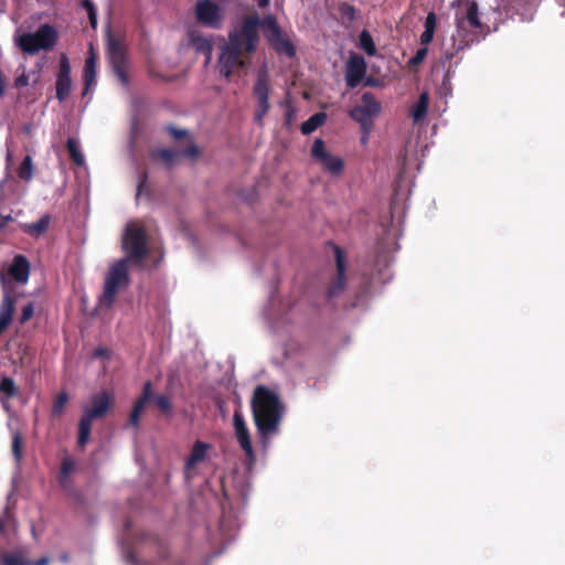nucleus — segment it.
<instances>
[{
	"mask_svg": "<svg viewBox=\"0 0 565 565\" xmlns=\"http://www.w3.org/2000/svg\"><path fill=\"white\" fill-rule=\"evenodd\" d=\"M260 18L247 14L241 24L233 26L227 40L218 45L217 68L220 75L230 81L233 75L246 73L259 43Z\"/></svg>",
	"mask_w": 565,
	"mask_h": 565,
	"instance_id": "nucleus-1",
	"label": "nucleus"
},
{
	"mask_svg": "<svg viewBox=\"0 0 565 565\" xmlns=\"http://www.w3.org/2000/svg\"><path fill=\"white\" fill-rule=\"evenodd\" d=\"M31 265L24 255L13 257L7 275L0 273L2 300L0 303V335L12 322L19 292L15 284L25 285L30 277Z\"/></svg>",
	"mask_w": 565,
	"mask_h": 565,
	"instance_id": "nucleus-2",
	"label": "nucleus"
},
{
	"mask_svg": "<svg viewBox=\"0 0 565 565\" xmlns=\"http://www.w3.org/2000/svg\"><path fill=\"white\" fill-rule=\"evenodd\" d=\"M252 412L262 439L265 440L279 431L284 405L277 393L264 385H258L253 394Z\"/></svg>",
	"mask_w": 565,
	"mask_h": 565,
	"instance_id": "nucleus-3",
	"label": "nucleus"
},
{
	"mask_svg": "<svg viewBox=\"0 0 565 565\" xmlns=\"http://www.w3.org/2000/svg\"><path fill=\"white\" fill-rule=\"evenodd\" d=\"M489 31V26L480 20L477 2H469L466 13L456 15V33L450 38V45H445L443 58L451 61L472 43L484 39Z\"/></svg>",
	"mask_w": 565,
	"mask_h": 565,
	"instance_id": "nucleus-4",
	"label": "nucleus"
},
{
	"mask_svg": "<svg viewBox=\"0 0 565 565\" xmlns=\"http://www.w3.org/2000/svg\"><path fill=\"white\" fill-rule=\"evenodd\" d=\"M14 41L24 54L34 55L41 50L53 49L57 42V32L52 25L42 24L34 33H22Z\"/></svg>",
	"mask_w": 565,
	"mask_h": 565,
	"instance_id": "nucleus-5",
	"label": "nucleus"
},
{
	"mask_svg": "<svg viewBox=\"0 0 565 565\" xmlns=\"http://www.w3.org/2000/svg\"><path fill=\"white\" fill-rule=\"evenodd\" d=\"M122 249L126 252L127 262L141 265L148 256L147 233L142 224L130 222L122 236Z\"/></svg>",
	"mask_w": 565,
	"mask_h": 565,
	"instance_id": "nucleus-6",
	"label": "nucleus"
},
{
	"mask_svg": "<svg viewBox=\"0 0 565 565\" xmlns=\"http://www.w3.org/2000/svg\"><path fill=\"white\" fill-rule=\"evenodd\" d=\"M130 281L129 273H128V262L127 259H119L115 263L105 279L104 290L98 299V305L102 308H111L119 288L122 286H128Z\"/></svg>",
	"mask_w": 565,
	"mask_h": 565,
	"instance_id": "nucleus-7",
	"label": "nucleus"
},
{
	"mask_svg": "<svg viewBox=\"0 0 565 565\" xmlns=\"http://www.w3.org/2000/svg\"><path fill=\"white\" fill-rule=\"evenodd\" d=\"M260 26L263 28L266 40L277 54L286 55L288 57L295 56V45L288 38L282 34L281 29L274 15H266L263 20H260Z\"/></svg>",
	"mask_w": 565,
	"mask_h": 565,
	"instance_id": "nucleus-8",
	"label": "nucleus"
},
{
	"mask_svg": "<svg viewBox=\"0 0 565 565\" xmlns=\"http://www.w3.org/2000/svg\"><path fill=\"white\" fill-rule=\"evenodd\" d=\"M153 399L157 407L160 412H162L166 415H170L172 412V404L168 396L166 395H153L152 394V384L150 381H147L143 384L142 393L137 398V401L134 404L132 411L129 416V425L138 428L139 427V420L140 416L145 411L146 404Z\"/></svg>",
	"mask_w": 565,
	"mask_h": 565,
	"instance_id": "nucleus-9",
	"label": "nucleus"
},
{
	"mask_svg": "<svg viewBox=\"0 0 565 565\" xmlns=\"http://www.w3.org/2000/svg\"><path fill=\"white\" fill-rule=\"evenodd\" d=\"M382 111L381 103L375 98L371 92H365L361 97V104L355 105L349 111L351 119L356 121L360 127L373 129L374 119L380 116Z\"/></svg>",
	"mask_w": 565,
	"mask_h": 565,
	"instance_id": "nucleus-10",
	"label": "nucleus"
},
{
	"mask_svg": "<svg viewBox=\"0 0 565 565\" xmlns=\"http://www.w3.org/2000/svg\"><path fill=\"white\" fill-rule=\"evenodd\" d=\"M150 156L152 160L161 161L167 169H171L181 157L196 159L200 156V149L194 142H190L182 150L173 148L154 149L150 152Z\"/></svg>",
	"mask_w": 565,
	"mask_h": 565,
	"instance_id": "nucleus-11",
	"label": "nucleus"
},
{
	"mask_svg": "<svg viewBox=\"0 0 565 565\" xmlns=\"http://www.w3.org/2000/svg\"><path fill=\"white\" fill-rule=\"evenodd\" d=\"M254 96L257 99V107L254 114V120L258 124H263L265 115L268 113L269 105V79L266 72H260L257 76V81L253 87Z\"/></svg>",
	"mask_w": 565,
	"mask_h": 565,
	"instance_id": "nucleus-12",
	"label": "nucleus"
},
{
	"mask_svg": "<svg viewBox=\"0 0 565 565\" xmlns=\"http://www.w3.org/2000/svg\"><path fill=\"white\" fill-rule=\"evenodd\" d=\"M108 55L114 74L124 86H127L129 78L124 45L119 41L110 39L108 43Z\"/></svg>",
	"mask_w": 565,
	"mask_h": 565,
	"instance_id": "nucleus-13",
	"label": "nucleus"
},
{
	"mask_svg": "<svg viewBox=\"0 0 565 565\" xmlns=\"http://www.w3.org/2000/svg\"><path fill=\"white\" fill-rule=\"evenodd\" d=\"M195 19L206 28L218 30L222 28L224 15L217 2H196Z\"/></svg>",
	"mask_w": 565,
	"mask_h": 565,
	"instance_id": "nucleus-14",
	"label": "nucleus"
},
{
	"mask_svg": "<svg viewBox=\"0 0 565 565\" xmlns=\"http://www.w3.org/2000/svg\"><path fill=\"white\" fill-rule=\"evenodd\" d=\"M311 156L317 159L326 170L332 174H340L344 168V162L340 157L332 156L326 150L324 141L317 138L311 148Z\"/></svg>",
	"mask_w": 565,
	"mask_h": 565,
	"instance_id": "nucleus-15",
	"label": "nucleus"
},
{
	"mask_svg": "<svg viewBox=\"0 0 565 565\" xmlns=\"http://www.w3.org/2000/svg\"><path fill=\"white\" fill-rule=\"evenodd\" d=\"M55 89L56 98L60 103L66 100L72 90L71 64L68 57L65 54L60 56Z\"/></svg>",
	"mask_w": 565,
	"mask_h": 565,
	"instance_id": "nucleus-16",
	"label": "nucleus"
},
{
	"mask_svg": "<svg viewBox=\"0 0 565 565\" xmlns=\"http://www.w3.org/2000/svg\"><path fill=\"white\" fill-rule=\"evenodd\" d=\"M337 274L330 282L328 288V298L331 299L337 297L345 288V255L344 252L339 247L334 246Z\"/></svg>",
	"mask_w": 565,
	"mask_h": 565,
	"instance_id": "nucleus-17",
	"label": "nucleus"
},
{
	"mask_svg": "<svg viewBox=\"0 0 565 565\" xmlns=\"http://www.w3.org/2000/svg\"><path fill=\"white\" fill-rule=\"evenodd\" d=\"M366 73V62L363 56L352 54L345 66V83L348 87L355 88L362 82Z\"/></svg>",
	"mask_w": 565,
	"mask_h": 565,
	"instance_id": "nucleus-18",
	"label": "nucleus"
},
{
	"mask_svg": "<svg viewBox=\"0 0 565 565\" xmlns=\"http://www.w3.org/2000/svg\"><path fill=\"white\" fill-rule=\"evenodd\" d=\"M233 426L235 429L236 439L249 459L255 458V452L252 446L249 430L246 426L245 419L239 411H235L233 415Z\"/></svg>",
	"mask_w": 565,
	"mask_h": 565,
	"instance_id": "nucleus-19",
	"label": "nucleus"
},
{
	"mask_svg": "<svg viewBox=\"0 0 565 565\" xmlns=\"http://www.w3.org/2000/svg\"><path fill=\"white\" fill-rule=\"evenodd\" d=\"M92 406L84 408V414L90 419L104 417L111 404L110 397L106 392L95 394L90 399Z\"/></svg>",
	"mask_w": 565,
	"mask_h": 565,
	"instance_id": "nucleus-20",
	"label": "nucleus"
},
{
	"mask_svg": "<svg viewBox=\"0 0 565 565\" xmlns=\"http://www.w3.org/2000/svg\"><path fill=\"white\" fill-rule=\"evenodd\" d=\"M189 44L194 49L198 54H203L205 57V64H209L212 60L213 44L210 38H206L198 31L189 32Z\"/></svg>",
	"mask_w": 565,
	"mask_h": 565,
	"instance_id": "nucleus-21",
	"label": "nucleus"
},
{
	"mask_svg": "<svg viewBox=\"0 0 565 565\" xmlns=\"http://www.w3.org/2000/svg\"><path fill=\"white\" fill-rule=\"evenodd\" d=\"M209 449L210 445L204 441L196 440L194 443L191 454L185 461L184 472L186 477L190 476V471L194 469L196 465L205 460Z\"/></svg>",
	"mask_w": 565,
	"mask_h": 565,
	"instance_id": "nucleus-22",
	"label": "nucleus"
},
{
	"mask_svg": "<svg viewBox=\"0 0 565 565\" xmlns=\"http://www.w3.org/2000/svg\"><path fill=\"white\" fill-rule=\"evenodd\" d=\"M51 216L49 214L42 215L39 221L23 225V231L34 238L42 236L49 228Z\"/></svg>",
	"mask_w": 565,
	"mask_h": 565,
	"instance_id": "nucleus-23",
	"label": "nucleus"
},
{
	"mask_svg": "<svg viewBox=\"0 0 565 565\" xmlns=\"http://www.w3.org/2000/svg\"><path fill=\"white\" fill-rule=\"evenodd\" d=\"M83 77L85 86L83 95H85L89 90L90 86L95 83L96 78V57L93 52L85 61Z\"/></svg>",
	"mask_w": 565,
	"mask_h": 565,
	"instance_id": "nucleus-24",
	"label": "nucleus"
},
{
	"mask_svg": "<svg viewBox=\"0 0 565 565\" xmlns=\"http://www.w3.org/2000/svg\"><path fill=\"white\" fill-rule=\"evenodd\" d=\"M437 26V17L434 11L428 12L424 22V32L420 34V44L428 45L433 39Z\"/></svg>",
	"mask_w": 565,
	"mask_h": 565,
	"instance_id": "nucleus-25",
	"label": "nucleus"
},
{
	"mask_svg": "<svg viewBox=\"0 0 565 565\" xmlns=\"http://www.w3.org/2000/svg\"><path fill=\"white\" fill-rule=\"evenodd\" d=\"M93 419L83 415L78 422V436H77V445L81 448H84L90 437Z\"/></svg>",
	"mask_w": 565,
	"mask_h": 565,
	"instance_id": "nucleus-26",
	"label": "nucleus"
},
{
	"mask_svg": "<svg viewBox=\"0 0 565 565\" xmlns=\"http://www.w3.org/2000/svg\"><path fill=\"white\" fill-rule=\"evenodd\" d=\"M327 119L326 113H316L309 119L303 121L300 126V130L303 135H309L324 124Z\"/></svg>",
	"mask_w": 565,
	"mask_h": 565,
	"instance_id": "nucleus-27",
	"label": "nucleus"
},
{
	"mask_svg": "<svg viewBox=\"0 0 565 565\" xmlns=\"http://www.w3.org/2000/svg\"><path fill=\"white\" fill-rule=\"evenodd\" d=\"M76 463L75 460L71 457H64L61 463L58 482L65 488L68 483L70 475L75 470Z\"/></svg>",
	"mask_w": 565,
	"mask_h": 565,
	"instance_id": "nucleus-28",
	"label": "nucleus"
},
{
	"mask_svg": "<svg viewBox=\"0 0 565 565\" xmlns=\"http://www.w3.org/2000/svg\"><path fill=\"white\" fill-rule=\"evenodd\" d=\"M359 46L370 56L375 55L376 46L373 38L367 30H363L359 35Z\"/></svg>",
	"mask_w": 565,
	"mask_h": 565,
	"instance_id": "nucleus-29",
	"label": "nucleus"
},
{
	"mask_svg": "<svg viewBox=\"0 0 565 565\" xmlns=\"http://www.w3.org/2000/svg\"><path fill=\"white\" fill-rule=\"evenodd\" d=\"M428 110V96L427 94H422L419 96L418 102L412 108V116L415 121L423 119Z\"/></svg>",
	"mask_w": 565,
	"mask_h": 565,
	"instance_id": "nucleus-30",
	"label": "nucleus"
},
{
	"mask_svg": "<svg viewBox=\"0 0 565 565\" xmlns=\"http://www.w3.org/2000/svg\"><path fill=\"white\" fill-rule=\"evenodd\" d=\"M66 148L72 161L77 164H84V156L79 150L78 142L74 138H68L66 141Z\"/></svg>",
	"mask_w": 565,
	"mask_h": 565,
	"instance_id": "nucleus-31",
	"label": "nucleus"
},
{
	"mask_svg": "<svg viewBox=\"0 0 565 565\" xmlns=\"http://www.w3.org/2000/svg\"><path fill=\"white\" fill-rule=\"evenodd\" d=\"M18 175L20 179L24 181H30L33 177V163L31 156H25L22 160L19 170Z\"/></svg>",
	"mask_w": 565,
	"mask_h": 565,
	"instance_id": "nucleus-32",
	"label": "nucleus"
},
{
	"mask_svg": "<svg viewBox=\"0 0 565 565\" xmlns=\"http://www.w3.org/2000/svg\"><path fill=\"white\" fill-rule=\"evenodd\" d=\"M68 402V394L66 392H61L54 399L52 405L51 415L52 417H60L64 412L65 405Z\"/></svg>",
	"mask_w": 565,
	"mask_h": 565,
	"instance_id": "nucleus-33",
	"label": "nucleus"
},
{
	"mask_svg": "<svg viewBox=\"0 0 565 565\" xmlns=\"http://www.w3.org/2000/svg\"><path fill=\"white\" fill-rule=\"evenodd\" d=\"M0 392L7 397H14L18 394V387L11 377L4 376L0 381Z\"/></svg>",
	"mask_w": 565,
	"mask_h": 565,
	"instance_id": "nucleus-34",
	"label": "nucleus"
},
{
	"mask_svg": "<svg viewBox=\"0 0 565 565\" xmlns=\"http://www.w3.org/2000/svg\"><path fill=\"white\" fill-rule=\"evenodd\" d=\"M339 13H340L342 23H350L355 18V9L353 6L349 4L348 2H342V4L339 8Z\"/></svg>",
	"mask_w": 565,
	"mask_h": 565,
	"instance_id": "nucleus-35",
	"label": "nucleus"
},
{
	"mask_svg": "<svg viewBox=\"0 0 565 565\" xmlns=\"http://www.w3.org/2000/svg\"><path fill=\"white\" fill-rule=\"evenodd\" d=\"M156 559L162 562L169 558L170 551L168 545L158 539H154Z\"/></svg>",
	"mask_w": 565,
	"mask_h": 565,
	"instance_id": "nucleus-36",
	"label": "nucleus"
},
{
	"mask_svg": "<svg viewBox=\"0 0 565 565\" xmlns=\"http://www.w3.org/2000/svg\"><path fill=\"white\" fill-rule=\"evenodd\" d=\"M3 565H31L28 561L23 558L22 555L15 553H7L2 556Z\"/></svg>",
	"mask_w": 565,
	"mask_h": 565,
	"instance_id": "nucleus-37",
	"label": "nucleus"
},
{
	"mask_svg": "<svg viewBox=\"0 0 565 565\" xmlns=\"http://www.w3.org/2000/svg\"><path fill=\"white\" fill-rule=\"evenodd\" d=\"M427 54H428V45H422V47L417 50L415 55L409 58L408 65L411 67L418 66L419 64H422L425 61Z\"/></svg>",
	"mask_w": 565,
	"mask_h": 565,
	"instance_id": "nucleus-38",
	"label": "nucleus"
},
{
	"mask_svg": "<svg viewBox=\"0 0 565 565\" xmlns=\"http://www.w3.org/2000/svg\"><path fill=\"white\" fill-rule=\"evenodd\" d=\"M12 454L17 461L22 459V436L19 431L12 437Z\"/></svg>",
	"mask_w": 565,
	"mask_h": 565,
	"instance_id": "nucleus-39",
	"label": "nucleus"
},
{
	"mask_svg": "<svg viewBox=\"0 0 565 565\" xmlns=\"http://www.w3.org/2000/svg\"><path fill=\"white\" fill-rule=\"evenodd\" d=\"M127 562L130 563L131 565H152L148 561H145V562L139 561L134 553H129L127 555ZM169 565H185V563L182 559H174Z\"/></svg>",
	"mask_w": 565,
	"mask_h": 565,
	"instance_id": "nucleus-40",
	"label": "nucleus"
},
{
	"mask_svg": "<svg viewBox=\"0 0 565 565\" xmlns=\"http://www.w3.org/2000/svg\"><path fill=\"white\" fill-rule=\"evenodd\" d=\"M87 11L90 25L95 29L97 26V12L94 2H81Z\"/></svg>",
	"mask_w": 565,
	"mask_h": 565,
	"instance_id": "nucleus-41",
	"label": "nucleus"
},
{
	"mask_svg": "<svg viewBox=\"0 0 565 565\" xmlns=\"http://www.w3.org/2000/svg\"><path fill=\"white\" fill-rule=\"evenodd\" d=\"M33 313H34V305H33V302L26 303L22 308V312H21V316H20V319H19L20 323L24 324L25 322H28L33 317Z\"/></svg>",
	"mask_w": 565,
	"mask_h": 565,
	"instance_id": "nucleus-42",
	"label": "nucleus"
},
{
	"mask_svg": "<svg viewBox=\"0 0 565 565\" xmlns=\"http://www.w3.org/2000/svg\"><path fill=\"white\" fill-rule=\"evenodd\" d=\"M167 131L170 134V136L175 139V140H180L182 138H185L188 137L189 132L188 130L185 129H179L172 125L168 126L167 127Z\"/></svg>",
	"mask_w": 565,
	"mask_h": 565,
	"instance_id": "nucleus-43",
	"label": "nucleus"
},
{
	"mask_svg": "<svg viewBox=\"0 0 565 565\" xmlns=\"http://www.w3.org/2000/svg\"><path fill=\"white\" fill-rule=\"evenodd\" d=\"M14 85L17 87H24L29 85V76L25 73H22L20 76L15 78Z\"/></svg>",
	"mask_w": 565,
	"mask_h": 565,
	"instance_id": "nucleus-44",
	"label": "nucleus"
},
{
	"mask_svg": "<svg viewBox=\"0 0 565 565\" xmlns=\"http://www.w3.org/2000/svg\"><path fill=\"white\" fill-rule=\"evenodd\" d=\"M361 128V132H362V136H361V142L363 145H366L367 141H369V137H370V134L373 129H367L365 127H360Z\"/></svg>",
	"mask_w": 565,
	"mask_h": 565,
	"instance_id": "nucleus-45",
	"label": "nucleus"
},
{
	"mask_svg": "<svg viewBox=\"0 0 565 565\" xmlns=\"http://www.w3.org/2000/svg\"><path fill=\"white\" fill-rule=\"evenodd\" d=\"M13 217L11 215H1L0 214V231L3 230L8 223L12 222Z\"/></svg>",
	"mask_w": 565,
	"mask_h": 565,
	"instance_id": "nucleus-46",
	"label": "nucleus"
},
{
	"mask_svg": "<svg viewBox=\"0 0 565 565\" xmlns=\"http://www.w3.org/2000/svg\"><path fill=\"white\" fill-rule=\"evenodd\" d=\"M146 181H147V174L145 173V174L142 175V178H141V180H140L139 184H138V188H137V191H138V192H137V196L141 193V190H142V188L145 186Z\"/></svg>",
	"mask_w": 565,
	"mask_h": 565,
	"instance_id": "nucleus-47",
	"label": "nucleus"
},
{
	"mask_svg": "<svg viewBox=\"0 0 565 565\" xmlns=\"http://www.w3.org/2000/svg\"><path fill=\"white\" fill-rule=\"evenodd\" d=\"M364 85L373 87L377 85V81L372 77H367L364 82Z\"/></svg>",
	"mask_w": 565,
	"mask_h": 565,
	"instance_id": "nucleus-48",
	"label": "nucleus"
},
{
	"mask_svg": "<svg viewBox=\"0 0 565 565\" xmlns=\"http://www.w3.org/2000/svg\"><path fill=\"white\" fill-rule=\"evenodd\" d=\"M292 117H294V111L291 108H289L287 111H286V124H290L291 120H292Z\"/></svg>",
	"mask_w": 565,
	"mask_h": 565,
	"instance_id": "nucleus-49",
	"label": "nucleus"
},
{
	"mask_svg": "<svg viewBox=\"0 0 565 565\" xmlns=\"http://www.w3.org/2000/svg\"><path fill=\"white\" fill-rule=\"evenodd\" d=\"M104 353H105V351H104L103 349H97V350L95 351V355H96V356H102Z\"/></svg>",
	"mask_w": 565,
	"mask_h": 565,
	"instance_id": "nucleus-50",
	"label": "nucleus"
},
{
	"mask_svg": "<svg viewBox=\"0 0 565 565\" xmlns=\"http://www.w3.org/2000/svg\"><path fill=\"white\" fill-rule=\"evenodd\" d=\"M46 562H47L46 558H42V559L38 561L35 565H44V564H46Z\"/></svg>",
	"mask_w": 565,
	"mask_h": 565,
	"instance_id": "nucleus-51",
	"label": "nucleus"
},
{
	"mask_svg": "<svg viewBox=\"0 0 565 565\" xmlns=\"http://www.w3.org/2000/svg\"><path fill=\"white\" fill-rule=\"evenodd\" d=\"M269 2H265V1H262V2H258L259 7L260 8H265Z\"/></svg>",
	"mask_w": 565,
	"mask_h": 565,
	"instance_id": "nucleus-52",
	"label": "nucleus"
},
{
	"mask_svg": "<svg viewBox=\"0 0 565 565\" xmlns=\"http://www.w3.org/2000/svg\"><path fill=\"white\" fill-rule=\"evenodd\" d=\"M3 529H4V524H3V522L0 520V532H1V531H3Z\"/></svg>",
	"mask_w": 565,
	"mask_h": 565,
	"instance_id": "nucleus-53",
	"label": "nucleus"
}]
</instances>
